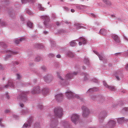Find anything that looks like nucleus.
Masks as SVG:
<instances>
[{
  "mask_svg": "<svg viewBox=\"0 0 128 128\" xmlns=\"http://www.w3.org/2000/svg\"><path fill=\"white\" fill-rule=\"evenodd\" d=\"M29 94L28 92H23L21 93V94L19 95L17 98L18 99L24 102H25L27 100L26 95Z\"/></svg>",
  "mask_w": 128,
  "mask_h": 128,
  "instance_id": "obj_1",
  "label": "nucleus"
},
{
  "mask_svg": "<svg viewBox=\"0 0 128 128\" xmlns=\"http://www.w3.org/2000/svg\"><path fill=\"white\" fill-rule=\"evenodd\" d=\"M54 115L60 118L62 115V110L60 108H56L54 110Z\"/></svg>",
  "mask_w": 128,
  "mask_h": 128,
  "instance_id": "obj_2",
  "label": "nucleus"
},
{
  "mask_svg": "<svg viewBox=\"0 0 128 128\" xmlns=\"http://www.w3.org/2000/svg\"><path fill=\"white\" fill-rule=\"evenodd\" d=\"M79 119V116L78 115L76 114H73L71 118V120L72 122L76 124L78 123Z\"/></svg>",
  "mask_w": 128,
  "mask_h": 128,
  "instance_id": "obj_3",
  "label": "nucleus"
},
{
  "mask_svg": "<svg viewBox=\"0 0 128 128\" xmlns=\"http://www.w3.org/2000/svg\"><path fill=\"white\" fill-rule=\"evenodd\" d=\"M107 116V113L106 111L101 112L99 115V120L100 122L103 121V120Z\"/></svg>",
  "mask_w": 128,
  "mask_h": 128,
  "instance_id": "obj_4",
  "label": "nucleus"
},
{
  "mask_svg": "<svg viewBox=\"0 0 128 128\" xmlns=\"http://www.w3.org/2000/svg\"><path fill=\"white\" fill-rule=\"evenodd\" d=\"M115 122L113 120H110L106 125V127L107 128H112L115 126Z\"/></svg>",
  "mask_w": 128,
  "mask_h": 128,
  "instance_id": "obj_5",
  "label": "nucleus"
},
{
  "mask_svg": "<svg viewBox=\"0 0 128 128\" xmlns=\"http://www.w3.org/2000/svg\"><path fill=\"white\" fill-rule=\"evenodd\" d=\"M65 94L66 97L69 99L74 98V95L73 92L70 90L66 92Z\"/></svg>",
  "mask_w": 128,
  "mask_h": 128,
  "instance_id": "obj_6",
  "label": "nucleus"
},
{
  "mask_svg": "<svg viewBox=\"0 0 128 128\" xmlns=\"http://www.w3.org/2000/svg\"><path fill=\"white\" fill-rule=\"evenodd\" d=\"M83 110L82 116H83L86 117L88 116L89 114V110L86 107L83 106L82 107Z\"/></svg>",
  "mask_w": 128,
  "mask_h": 128,
  "instance_id": "obj_7",
  "label": "nucleus"
},
{
  "mask_svg": "<svg viewBox=\"0 0 128 128\" xmlns=\"http://www.w3.org/2000/svg\"><path fill=\"white\" fill-rule=\"evenodd\" d=\"M117 122L119 124L126 122L127 123L128 122V118L126 119L123 117L118 118L117 119Z\"/></svg>",
  "mask_w": 128,
  "mask_h": 128,
  "instance_id": "obj_8",
  "label": "nucleus"
},
{
  "mask_svg": "<svg viewBox=\"0 0 128 128\" xmlns=\"http://www.w3.org/2000/svg\"><path fill=\"white\" fill-rule=\"evenodd\" d=\"M40 88L38 86L34 88L31 91V93L32 94H38L40 93Z\"/></svg>",
  "mask_w": 128,
  "mask_h": 128,
  "instance_id": "obj_9",
  "label": "nucleus"
},
{
  "mask_svg": "<svg viewBox=\"0 0 128 128\" xmlns=\"http://www.w3.org/2000/svg\"><path fill=\"white\" fill-rule=\"evenodd\" d=\"M58 125L57 120L56 119L52 120L50 124V128H55Z\"/></svg>",
  "mask_w": 128,
  "mask_h": 128,
  "instance_id": "obj_10",
  "label": "nucleus"
},
{
  "mask_svg": "<svg viewBox=\"0 0 128 128\" xmlns=\"http://www.w3.org/2000/svg\"><path fill=\"white\" fill-rule=\"evenodd\" d=\"M41 18H42L44 20H45L44 23L45 26L47 27L48 25V22L50 21V20L48 17L47 16H41Z\"/></svg>",
  "mask_w": 128,
  "mask_h": 128,
  "instance_id": "obj_11",
  "label": "nucleus"
},
{
  "mask_svg": "<svg viewBox=\"0 0 128 128\" xmlns=\"http://www.w3.org/2000/svg\"><path fill=\"white\" fill-rule=\"evenodd\" d=\"M32 122V120L30 118V120H28L27 123H26L24 124L22 127L23 128H27L30 127Z\"/></svg>",
  "mask_w": 128,
  "mask_h": 128,
  "instance_id": "obj_12",
  "label": "nucleus"
},
{
  "mask_svg": "<svg viewBox=\"0 0 128 128\" xmlns=\"http://www.w3.org/2000/svg\"><path fill=\"white\" fill-rule=\"evenodd\" d=\"M7 52L11 54L7 55L5 58L6 60L7 59L9 58L12 55L16 54L17 53V52H12L10 50L7 51Z\"/></svg>",
  "mask_w": 128,
  "mask_h": 128,
  "instance_id": "obj_13",
  "label": "nucleus"
},
{
  "mask_svg": "<svg viewBox=\"0 0 128 128\" xmlns=\"http://www.w3.org/2000/svg\"><path fill=\"white\" fill-rule=\"evenodd\" d=\"M56 99L58 102L61 101L63 99V96L62 94H58L55 96Z\"/></svg>",
  "mask_w": 128,
  "mask_h": 128,
  "instance_id": "obj_14",
  "label": "nucleus"
},
{
  "mask_svg": "<svg viewBox=\"0 0 128 128\" xmlns=\"http://www.w3.org/2000/svg\"><path fill=\"white\" fill-rule=\"evenodd\" d=\"M42 94L44 95H47L49 93V90L48 88H43L42 89Z\"/></svg>",
  "mask_w": 128,
  "mask_h": 128,
  "instance_id": "obj_15",
  "label": "nucleus"
},
{
  "mask_svg": "<svg viewBox=\"0 0 128 128\" xmlns=\"http://www.w3.org/2000/svg\"><path fill=\"white\" fill-rule=\"evenodd\" d=\"M61 124L64 128H69L70 127L67 121H62L61 122Z\"/></svg>",
  "mask_w": 128,
  "mask_h": 128,
  "instance_id": "obj_16",
  "label": "nucleus"
},
{
  "mask_svg": "<svg viewBox=\"0 0 128 128\" xmlns=\"http://www.w3.org/2000/svg\"><path fill=\"white\" fill-rule=\"evenodd\" d=\"M8 86L12 88L14 87V85L13 83L12 80H8V84L4 86L6 88L8 87Z\"/></svg>",
  "mask_w": 128,
  "mask_h": 128,
  "instance_id": "obj_17",
  "label": "nucleus"
},
{
  "mask_svg": "<svg viewBox=\"0 0 128 128\" xmlns=\"http://www.w3.org/2000/svg\"><path fill=\"white\" fill-rule=\"evenodd\" d=\"M65 77L67 79H72V78L73 77V74H72V73H68L66 75Z\"/></svg>",
  "mask_w": 128,
  "mask_h": 128,
  "instance_id": "obj_18",
  "label": "nucleus"
},
{
  "mask_svg": "<svg viewBox=\"0 0 128 128\" xmlns=\"http://www.w3.org/2000/svg\"><path fill=\"white\" fill-rule=\"evenodd\" d=\"M112 37L116 42L118 43L120 42L119 38L117 35L114 34Z\"/></svg>",
  "mask_w": 128,
  "mask_h": 128,
  "instance_id": "obj_19",
  "label": "nucleus"
},
{
  "mask_svg": "<svg viewBox=\"0 0 128 128\" xmlns=\"http://www.w3.org/2000/svg\"><path fill=\"white\" fill-rule=\"evenodd\" d=\"M60 83L62 86H65L68 85L69 82L68 80H61Z\"/></svg>",
  "mask_w": 128,
  "mask_h": 128,
  "instance_id": "obj_20",
  "label": "nucleus"
},
{
  "mask_svg": "<svg viewBox=\"0 0 128 128\" xmlns=\"http://www.w3.org/2000/svg\"><path fill=\"white\" fill-rule=\"evenodd\" d=\"M86 6L82 5H78L76 6L77 8L78 9H82L85 8Z\"/></svg>",
  "mask_w": 128,
  "mask_h": 128,
  "instance_id": "obj_21",
  "label": "nucleus"
},
{
  "mask_svg": "<svg viewBox=\"0 0 128 128\" xmlns=\"http://www.w3.org/2000/svg\"><path fill=\"white\" fill-rule=\"evenodd\" d=\"M66 55L68 56L71 58L73 57L74 56V54L70 51L66 53Z\"/></svg>",
  "mask_w": 128,
  "mask_h": 128,
  "instance_id": "obj_22",
  "label": "nucleus"
},
{
  "mask_svg": "<svg viewBox=\"0 0 128 128\" xmlns=\"http://www.w3.org/2000/svg\"><path fill=\"white\" fill-rule=\"evenodd\" d=\"M106 30L103 29H101L100 31V34L103 35H105L106 34Z\"/></svg>",
  "mask_w": 128,
  "mask_h": 128,
  "instance_id": "obj_23",
  "label": "nucleus"
},
{
  "mask_svg": "<svg viewBox=\"0 0 128 128\" xmlns=\"http://www.w3.org/2000/svg\"><path fill=\"white\" fill-rule=\"evenodd\" d=\"M98 90V89L97 88H90L87 91L88 93L89 92H91L92 91H96Z\"/></svg>",
  "mask_w": 128,
  "mask_h": 128,
  "instance_id": "obj_24",
  "label": "nucleus"
},
{
  "mask_svg": "<svg viewBox=\"0 0 128 128\" xmlns=\"http://www.w3.org/2000/svg\"><path fill=\"white\" fill-rule=\"evenodd\" d=\"M74 26H77L78 27L76 28L77 29H78L80 28H83L84 27L82 26H80V24L78 23H75L74 24Z\"/></svg>",
  "mask_w": 128,
  "mask_h": 128,
  "instance_id": "obj_25",
  "label": "nucleus"
},
{
  "mask_svg": "<svg viewBox=\"0 0 128 128\" xmlns=\"http://www.w3.org/2000/svg\"><path fill=\"white\" fill-rule=\"evenodd\" d=\"M34 128H40V126L38 123H36L34 124Z\"/></svg>",
  "mask_w": 128,
  "mask_h": 128,
  "instance_id": "obj_26",
  "label": "nucleus"
},
{
  "mask_svg": "<svg viewBox=\"0 0 128 128\" xmlns=\"http://www.w3.org/2000/svg\"><path fill=\"white\" fill-rule=\"evenodd\" d=\"M80 41H82V43L83 44H85L86 42V40L85 38H83L82 37H80Z\"/></svg>",
  "mask_w": 128,
  "mask_h": 128,
  "instance_id": "obj_27",
  "label": "nucleus"
},
{
  "mask_svg": "<svg viewBox=\"0 0 128 128\" xmlns=\"http://www.w3.org/2000/svg\"><path fill=\"white\" fill-rule=\"evenodd\" d=\"M103 2L106 4L110 6L111 4L110 2L108 0H102Z\"/></svg>",
  "mask_w": 128,
  "mask_h": 128,
  "instance_id": "obj_28",
  "label": "nucleus"
},
{
  "mask_svg": "<svg viewBox=\"0 0 128 128\" xmlns=\"http://www.w3.org/2000/svg\"><path fill=\"white\" fill-rule=\"evenodd\" d=\"M28 26L30 28H32L33 26V24L30 22H28L27 23Z\"/></svg>",
  "mask_w": 128,
  "mask_h": 128,
  "instance_id": "obj_29",
  "label": "nucleus"
},
{
  "mask_svg": "<svg viewBox=\"0 0 128 128\" xmlns=\"http://www.w3.org/2000/svg\"><path fill=\"white\" fill-rule=\"evenodd\" d=\"M108 88L111 91H114L116 89V88L113 86H109Z\"/></svg>",
  "mask_w": 128,
  "mask_h": 128,
  "instance_id": "obj_30",
  "label": "nucleus"
},
{
  "mask_svg": "<svg viewBox=\"0 0 128 128\" xmlns=\"http://www.w3.org/2000/svg\"><path fill=\"white\" fill-rule=\"evenodd\" d=\"M0 46L1 47L4 48H7V46L4 42H0Z\"/></svg>",
  "mask_w": 128,
  "mask_h": 128,
  "instance_id": "obj_31",
  "label": "nucleus"
},
{
  "mask_svg": "<svg viewBox=\"0 0 128 128\" xmlns=\"http://www.w3.org/2000/svg\"><path fill=\"white\" fill-rule=\"evenodd\" d=\"M70 44L72 46H76V42L72 41L70 42Z\"/></svg>",
  "mask_w": 128,
  "mask_h": 128,
  "instance_id": "obj_32",
  "label": "nucleus"
},
{
  "mask_svg": "<svg viewBox=\"0 0 128 128\" xmlns=\"http://www.w3.org/2000/svg\"><path fill=\"white\" fill-rule=\"evenodd\" d=\"M38 8L41 10L43 11L44 10V8L42 7L41 5L40 4H39L38 5Z\"/></svg>",
  "mask_w": 128,
  "mask_h": 128,
  "instance_id": "obj_33",
  "label": "nucleus"
},
{
  "mask_svg": "<svg viewBox=\"0 0 128 128\" xmlns=\"http://www.w3.org/2000/svg\"><path fill=\"white\" fill-rule=\"evenodd\" d=\"M28 110H24L22 112V114L24 115H25L26 114L28 113Z\"/></svg>",
  "mask_w": 128,
  "mask_h": 128,
  "instance_id": "obj_34",
  "label": "nucleus"
},
{
  "mask_svg": "<svg viewBox=\"0 0 128 128\" xmlns=\"http://www.w3.org/2000/svg\"><path fill=\"white\" fill-rule=\"evenodd\" d=\"M99 58V59L100 60H103L104 59V56L102 54H101L99 55L98 56Z\"/></svg>",
  "mask_w": 128,
  "mask_h": 128,
  "instance_id": "obj_35",
  "label": "nucleus"
},
{
  "mask_svg": "<svg viewBox=\"0 0 128 128\" xmlns=\"http://www.w3.org/2000/svg\"><path fill=\"white\" fill-rule=\"evenodd\" d=\"M41 59V58L40 56H38L36 57L35 59L36 61L37 62H39L40 60Z\"/></svg>",
  "mask_w": 128,
  "mask_h": 128,
  "instance_id": "obj_36",
  "label": "nucleus"
},
{
  "mask_svg": "<svg viewBox=\"0 0 128 128\" xmlns=\"http://www.w3.org/2000/svg\"><path fill=\"white\" fill-rule=\"evenodd\" d=\"M84 62L87 64H89V61L88 58H85L84 60Z\"/></svg>",
  "mask_w": 128,
  "mask_h": 128,
  "instance_id": "obj_37",
  "label": "nucleus"
},
{
  "mask_svg": "<svg viewBox=\"0 0 128 128\" xmlns=\"http://www.w3.org/2000/svg\"><path fill=\"white\" fill-rule=\"evenodd\" d=\"M17 79L18 80H20L22 77V76L19 74H16Z\"/></svg>",
  "mask_w": 128,
  "mask_h": 128,
  "instance_id": "obj_38",
  "label": "nucleus"
},
{
  "mask_svg": "<svg viewBox=\"0 0 128 128\" xmlns=\"http://www.w3.org/2000/svg\"><path fill=\"white\" fill-rule=\"evenodd\" d=\"M103 83L105 87L108 88L109 86H108V85L107 84L104 80L103 81Z\"/></svg>",
  "mask_w": 128,
  "mask_h": 128,
  "instance_id": "obj_39",
  "label": "nucleus"
},
{
  "mask_svg": "<svg viewBox=\"0 0 128 128\" xmlns=\"http://www.w3.org/2000/svg\"><path fill=\"white\" fill-rule=\"evenodd\" d=\"M26 12L29 15L32 14V12L31 11L28 9H27L26 10Z\"/></svg>",
  "mask_w": 128,
  "mask_h": 128,
  "instance_id": "obj_40",
  "label": "nucleus"
},
{
  "mask_svg": "<svg viewBox=\"0 0 128 128\" xmlns=\"http://www.w3.org/2000/svg\"><path fill=\"white\" fill-rule=\"evenodd\" d=\"M74 98H76L78 99H79L80 98V97L78 95L76 94H74Z\"/></svg>",
  "mask_w": 128,
  "mask_h": 128,
  "instance_id": "obj_41",
  "label": "nucleus"
},
{
  "mask_svg": "<svg viewBox=\"0 0 128 128\" xmlns=\"http://www.w3.org/2000/svg\"><path fill=\"white\" fill-rule=\"evenodd\" d=\"M20 42V40L18 39H16L15 40L14 42L16 44H19Z\"/></svg>",
  "mask_w": 128,
  "mask_h": 128,
  "instance_id": "obj_42",
  "label": "nucleus"
},
{
  "mask_svg": "<svg viewBox=\"0 0 128 128\" xmlns=\"http://www.w3.org/2000/svg\"><path fill=\"white\" fill-rule=\"evenodd\" d=\"M123 111L128 112V108H125L122 110Z\"/></svg>",
  "mask_w": 128,
  "mask_h": 128,
  "instance_id": "obj_43",
  "label": "nucleus"
},
{
  "mask_svg": "<svg viewBox=\"0 0 128 128\" xmlns=\"http://www.w3.org/2000/svg\"><path fill=\"white\" fill-rule=\"evenodd\" d=\"M26 40V38H20V42H22L25 40Z\"/></svg>",
  "mask_w": 128,
  "mask_h": 128,
  "instance_id": "obj_44",
  "label": "nucleus"
},
{
  "mask_svg": "<svg viewBox=\"0 0 128 128\" xmlns=\"http://www.w3.org/2000/svg\"><path fill=\"white\" fill-rule=\"evenodd\" d=\"M29 0H22V2L23 4L26 3L27 2L29 1Z\"/></svg>",
  "mask_w": 128,
  "mask_h": 128,
  "instance_id": "obj_45",
  "label": "nucleus"
},
{
  "mask_svg": "<svg viewBox=\"0 0 128 128\" xmlns=\"http://www.w3.org/2000/svg\"><path fill=\"white\" fill-rule=\"evenodd\" d=\"M50 76L49 75H47L45 77V79H48L49 78H50Z\"/></svg>",
  "mask_w": 128,
  "mask_h": 128,
  "instance_id": "obj_46",
  "label": "nucleus"
},
{
  "mask_svg": "<svg viewBox=\"0 0 128 128\" xmlns=\"http://www.w3.org/2000/svg\"><path fill=\"white\" fill-rule=\"evenodd\" d=\"M78 72H74L73 74L72 73V74H73V76H74V75H76L78 74Z\"/></svg>",
  "mask_w": 128,
  "mask_h": 128,
  "instance_id": "obj_47",
  "label": "nucleus"
},
{
  "mask_svg": "<svg viewBox=\"0 0 128 128\" xmlns=\"http://www.w3.org/2000/svg\"><path fill=\"white\" fill-rule=\"evenodd\" d=\"M93 52L94 53H95L98 56L99 55V54H98V52L94 50Z\"/></svg>",
  "mask_w": 128,
  "mask_h": 128,
  "instance_id": "obj_48",
  "label": "nucleus"
},
{
  "mask_svg": "<svg viewBox=\"0 0 128 128\" xmlns=\"http://www.w3.org/2000/svg\"><path fill=\"white\" fill-rule=\"evenodd\" d=\"M41 68L42 69L44 70H46V68L45 66H43Z\"/></svg>",
  "mask_w": 128,
  "mask_h": 128,
  "instance_id": "obj_49",
  "label": "nucleus"
},
{
  "mask_svg": "<svg viewBox=\"0 0 128 128\" xmlns=\"http://www.w3.org/2000/svg\"><path fill=\"white\" fill-rule=\"evenodd\" d=\"M10 112V110H6L5 111V112L7 113L8 112Z\"/></svg>",
  "mask_w": 128,
  "mask_h": 128,
  "instance_id": "obj_50",
  "label": "nucleus"
},
{
  "mask_svg": "<svg viewBox=\"0 0 128 128\" xmlns=\"http://www.w3.org/2000/svg\"><path fill=\"white\" fill-rule=\"evenodd\" d=\"M54 54H49V56L50 57H53L54 56Z\"/></svg>",
  "mask_w": 128,
  "mask_h": 128,
  "instance_id": "obj_51",
  "label": "nucleus"
},
{
  "mask_svg": "<svg viewBox=\"0 0 128 128\" xmlns=\"http://www.w3.org/2000/svg\"><path fill=\"white\" fill-rule=\"evenodd\" d=\"M20 106L22 107H23L24 106V104L22 103H20Z\"/></svg>",
  "mask_w": 128,
  "mask_h": 128,
  "instance_id": "obj_52",
  "label": "nucleus"
},
{
  "mask_svg": "<svg viewBox=\"0 0 128 128\" xmlns=\"http://www.w3.org/2000/svg\"><path fill=\"white\" fill-rule=\"evenodd\" d=\"M56 57L58 58H60L61 57V56L60 54H58L56 56Z\"/></svg>",
  "mask_w": 128,
  "mask_h": 128,
  "instance_id": "obj_53",
  "label": "nucleus"
},
{
  "mask_svg": "<svg viewBox=\"0 0 128 128\" xmlns=\"http://www.w3.org/2000/svg\"><path fill=\"white\" fill-rule=\"evenodd\" d=\"M87 76V74H86V75H85V77L84 78V79L86 80H88V78L87 77H86V76Z\"/></svg>",
  "mask_w": 128,
  "mask_h": 128,
  "instance_id": "obj_54",
  "label": "nucleus"
},
{
  "mask_svg": "<svg viewBox=\"0 0 128 128\" xmlns=\"http://www.w3.org/2000/svg\"><path fill=\"white\" fill-rule=\"evenodd\" d=\"M126 69L127 70H128V64H127L126 66Z\"/></svg>",
  "mask_w": 128,
  "mask_h": 128,
  "instance_id": "obj_55",
  "label": "nucleus"
},
{
  "mask_svg": "<svg viewBox=\"0 0 128 128\" xmlns=\"http://www.w3.org/2000/svg\"><path fill=\"white\" fill-rule=\"evenodd\" d=\"M42 107V105H40L38 106V108L41 109Z\"/></svg>",
  "mask_w": 128,
  "mask_h": 128,
  "instance_id": "obj_56",
  "label": "nucleus"
},
{
  "mask_svg": "<svg viewBox=\"0 0 128 128\" xmlns=\"http://www.w3.org/2000/svg\"><path fill=\"white\" fill-rule=\"evenodd\" d=\"M71 11L72 12H75V10L74 9H71Z\"/></svg>",
  "mask_w": 128,
  "mask_h": 128,
  "instance_id": "obj_57",
  "label": "nucleus"
},
{
  "mask_svg": "<svg viewBox=\"0 0 128 128\" xmlns=\"http://www.w3.org/2000/svg\"><path fill=\"white\" fill-rule=\"evenodd\" d=\"M14 117L16 118H18V116H17L16 115H14Z\"/></svg>",
  "mask_w": 128,
  "mask_h": 128,
  "instance_id": "obj_58",
  "label": "nucleus"
},
{
  "mask_svg": "<svg viewBox=\"0 0 128 128\" xmlns=\"http://www.w3.org/2000/svg\"><path fill=\"white\" fill-rule=\"evenodd\" d=\"M14 64L16 65H18L19 64V63L18 62H15L14 63Z\"/></svg>",
  "mask_w": 128,
  "mask_h": 128,
  "instance_id": "obj_59",
  "label": "nucleus"
},
{
  "mask_svg": "<svg viewBox=\"0 0 128 128\" xmlns=\"http://www.w3.org/2000/svg\"><path fill=\"white\" fill-rule=\"evenodd\" d=\"M1 25H2V26L5 25V23L4 22H2L1 23Z\"/></svg>",
  "mask_w": 128,
  "mask_h": 128,
  "instance_id": "obj_60",
  "label": "nucleus"
},
{
  "mask_svg": "<svg viewBox=\"0 0 128 128\" xmlns=\"http://www.w3.org/2000/svg\"><path fill=\"white\" fill-rule=\"evenodd\" d=\"M44 33L45 34H48V32H47L46 31H44Z\"/></svg>",
  "mask_w": 128,
  "mask_h": 128,
  "instance_id": "obj_61",
  "label": "nucleus"
},
{
  "mask_svg": "<svg viewBox=\"0 0 128 128\" xmlns=\"http://www.w3.org/2000/svg\"><path fill=\"white\" fill-rule=\"evenodd\" d=\"M56 24L58 26L60 25V23L59 22H56Z\"/></svg>",
  "mask_w": 128,
  "mask_h": 128,
  "instance_id": "obj_62",
  "label": "nucleus"
},
{
  "mask_svg": "<svg viewBox=\"0 0 128 128\" xmlns=\"http://www.w3.org/2000/svg\"><path fill=\"white\" fill-rule=\"evenodd\" d=\"M20 19H21V20L22 21L24 20V18L22 16L21 17Z\"/></svg>",
  "mask_w": 128,
  "mask_h": 128,
  "instance_id": "obj_63",
  "label": "nucleus"
},
{
  "mask_svg": "<svg viewBox=\"0 0 128 128\" xmlns=\"http://www.w3.org/2000/svg\"><path fill=\"white\" fill-rule=\"evenodd\" d=\"M79 44L80 46L82 44V42H79Z\"/></svg>",
  "mask_w": 128,
  "mask_h": 128,
  "instance_id": "obj_64",
  "label": "nucleus"
}]
</instances>
